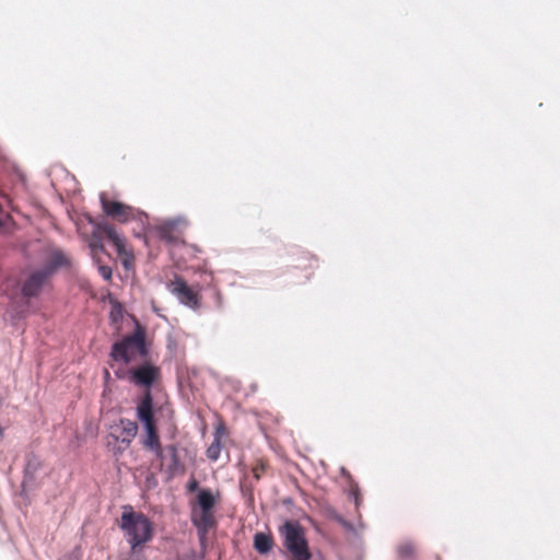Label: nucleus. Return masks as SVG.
Wrapping results in <instances>:
<instances>
[{
  "instance_id": "obj_3",
  "label": "nucleus",
  "mask_w": 560,
  "mask_h": 560,
  "mask_svg": "<svg viewBox=\"0 0 560 560\" xmlns=\"http://www.w3.org/2000/svg\"><path fill=\"white\" fill-rule=\"evenodd\" d=\"M220 498L212 493L210 489H201L197 495V506L192 508L191 522L197 528L199 539L203 541L210 532L217 525L213 509Z\"/></svg>"
},
{
  "instance_id": "obj_20",
  "label": "nucleus",
  "mask_w": 560,
  "mask_h": 560,
  "mask_svg": "<svg viewBox=\"0 0 560 560\" xmlns=\"http://www.w3.org/2000/svg\"><path fill=\"white\" fill-rule=\"evenodd\" d=\"M336 521L347 530H352L353 529V526L350 522H348L347 520H345L343 517L341 516H336Z\"/></svg>"
},
{
  "instance_id": "obj_9",
  "label": "nucleus",
  "mask_w": 560,
  "mask_h": 560,
  "mask_svg": "<svg viewBox=\"0 0 560 560\" xmlns=\"http://www.w3.org/2000/svg\"><path fill=\"white\" fill-rule=\"evenodd\" d=\"M100 200L103 212L107 217L120 223H126L136 218L135 209L132 207L120 201L112 200L106 196V194H101Z\"/></svg>"
},
{
  "instance_id": "obj_17",
  "label": "nucleus",
  "mask_w": 560,
  "mask_h": 560,
  "mask_svg": "<svg viewBox=\"0 0 560 560\" xmlns=\"http://www.w3.org/2000/svg\"><path fill=\"white\" fill-rule=\"evenodd\" d=\"M397 552L400 558H411L416 552V547L412 542H402L398 546Z\"/></svg>"
},
{
  "instance_id": "obj_16",
  "label": "nucleus",
  "mask_w": 560,
  "mask_h": 560,
  "mask_svg": "<svg viewBox=\"0 0 560 560\" xmlns=\"http://www.w3.org/2000/svg\"><path fill=\"white\" fill-rule=\"evenodd\" d=\"M220 431L221 429L217 430L214 441L207 448V456L211 460H217L221 453Z\"/></svg>"
},
{
  "instance_id": "obj_18",
  "label": "nucleus",
  "mask_w": 560,
  "mask_h": 560,
  "mask_svg": "<svg viewBox=\"0 0 560 560\" xmlns=\"http://www.w3.org/2000/svg\"><path fill=\"white\" fill-rule=\"evenodd\" d=\"M269 465L265 459H258L255 465L252 468V472L254 478L258 481L260 480L261 476L266 472Z\"/></svg>"
},
{
  "instance_id": "obj_19",
  "label": "nucleus",
  "mask_w": 560,
  "mask_h": 560,
  "mask_svg": "<svg viewBox=\"0 0 560 560\" xmlns=\"http://www.w3.org/2000/svg\"><path fill=\"white\" fill-rule=\"evenodd\" d=\"M98 271H100V275L105 279V280H110L112 278V268L108 267V266H100L98 268Z\"/></svg>"
},
{
  "instance_id": "obj_22",
  "label": "nucleus",
  "mask_w": 560,
  "mask_h": 560,
  "mask_svg": "<svg viewBox=\"0 0 560 560\" xmlns=\"http://www.w3.org/2000/svg\"><path fill=\"white\" fill-rule=\"evenodd\" d=\"M353 494H354L355 504L358 505L359 504V494L355 492Z\"/></svg>"
},
{
  "instance_id": "obj_2",
  "label": "nucleus",
  "mask_w": 560,
  "mask_h": 560,
  "mask_svg": "<svg viewBox=\"0 0 560 560\" xmlns=\"http://www.w3.org/2000/svg\"><path fill=\"white\" fill-rule=\"evenodd\" d=\"M119 526L131 550L151 541L154 535V526L150 518L141 512H133L131 508L122 512Z\"/></svg>"
},
{
  "instance_id": "obj_5",
  "label": "nucleus",
  "mask_w": 560,
  "mask_h": 560,
  "mask_svg": "<svg viewBox=\"0 0 560 560\" xmlns=\"http://www.w3.org/2000/svg\"><path fill=\"white\" fill-rule=\"evenodd\" d=\"M147 348L144 332L136 330L132 335L126 336L113 345L110 357L114 361L129 364L137 357H145Z\"/></svg>"
},
{
  "instance_id": "obj_7",
  "label": "nucleus",
  "mask_w": 560,
  "mask_h": 560,
  "mask_svg": "<svg viewBox=\"0 0 560 560\" xmlns=\"http://www.w3.org/2000/svg\"><path fill=\"white\" fill-rule=\"evenodd\" d=\"M98 234L106 236L113 243V245L116 247L118 256L122 260L124 267L129 269L133 264L135 257L132 252L127 249L125 238L116 232L112 224L106 222L98 223L93 235L94 240L91 243L93 248H103V245L96 240Z\"/></svg>"
},
{
  "instance_id": "obj_11",
  "label": "nucleus",
  "mask_w": 560,
  "mask_h": 560,
  "mask_svg": "<svg viewBox=\"0 0 560 560\" xmlns=\"http://www.w3.org/2000/svg\"><path fill=\"white\" fill-rule=\"evenodd\" d=\"M161 372L158 366L150 363L142 364L136 369L130 370V380L136 385L144 386L147 390L160 378Z\"/></svg>"
},
{
  "instance_id": "obj_1",
  "label": "nucleus",
  "mask_w": 560,
  "mask_h": 560,
  "mask_svg": "<svg viewBox=\"0 0 560 560\" xmlns=\"http://www.w3.org/2000/svg\"><path fill=\"white\" fill-rule=\"evenodd\" d=\"M136 412L138 420L143 425V433L140 438L141 445L159 459H163V447L153 411V398L149 390L144 392L137 405Z\"/></svg>"
},
{
  "instance_id": "obj_6",
  "label": "nucleus",
  "mask_w": 560,
  "mask_h": 560,
  "mask_svg": "<svg viewBox=\"0 0 560 560\" xmlns=\"http://www.w3.org/2000/svg\"><path fill=\"white\" fill-rule=\"evenodd\" d=\"M138 433V424L136 421L121 418L117 423L110 427V433L107 442L112 446L115 456L121 455L131 444Z\"/></svg>"
},
{
  "instance_id": "obj_14",
  "label": "nucleus",
  "mask_w": 560,
  "mask_h": 560,
  "mask_svg": "<svg viewBox=\"0 0 560 560\" xmlns=\"http://www.w3.org/2000/svg\"><path fill=\"white\" fill-rule=\"evenodd\" d=\"M159 237L167 243H177L180 238L178 226L175 222H165L156 228Z\"/></svg>"
},
{
  "instance_id": "obj_15",
  "label": "nucleus",
  "mask_w": 560,
  "mask_h": 560,
  "mask_svg": "<svg viewBox=\"0 0 560 560\" xmlns=\"http://www.w3.org/2000/svg\"><path fill=\"white\" fill-rule=\"evenodd\" d=\"M273 547V538L269 534L256 533L254 536V548L261 555H266L271 551Z\"/></svg>"
},
{
  "instance_id": "obj_8",
  "label": "nucleus",
  "mask_w": 560,
  "mask_h": 560,
  "mask_svg": "<svg viewBox=\"0 0 560 560\" xmlns=\"http://www.w3.org/2000/svg\"><path fill=\"white\" fill-rule=\"evenodd\" d=\"M167 288L182 304L194 310L200 306L199 292L190 288L183 278L175 277V279L168 283Z\"/></svg>"
},
{
  "instance_id": "obj_4",
  "label": "nucleus",
  "mask_w": 560,
  "mask_h": 560,
  "mask_svg": "<svg viewBox=\"0 0 560 560\" xmlns=\"http://www.w3.org/2000/svg\"><path fill=\"white\" fill-rule=\"evenodd\" d=\"M283 537V545L291 553L293 560H310L311 551L301 524L294 521H287L279 529Z\"/></svg>"
},
{
  "instance_id": "obj_12",
  "label": "nucleus",
  "mask_w": 560,
  "mask_h": 560,
  "mask_svg": "<svg viewBox=\"0 0 560 560\" xmlns=\"http://www.w3.org/2000/svg\"><path fill=\"white\" fill-rule=\"evenodd\" d=\"M165 451L168 453L170 458L167 459L163 455V459L161 460V468L164 467L167 477L171 479L177 475L185 474V466L180 462L178 448L175 444H170L165 447Z\"/></svg>"
},
{
  "instance_id": "obj_13",
  "label": "nucleus",
  "mask_w": 560,
  "mask_h": 560,
  "mask_svg": "<svg viewBox=\"0 0 560 560\" xmlns=\"http://www.w3.org/2000/svg\"><path fill=\"white\" fill-rule=\"evenodd\" d=\"M70 260L65 253L58 248H51L40 271L50 278L58 269L69 266Z\"/></svg>"
},
{
  "instance_id": "obj_21",
  "label": "nucleus",
  "mask_w": 560,
  "mask_h": 560,
  "mask_svg": "<svg viewBox=\"0 0 560 560\" xmlns=\"http://www.w3.org/2000/svg\"><path fill=\"white\" fill-rule=\"evenodd\" d=\"M197 489H198V481L196 479L190 480V482L188 483V490L195 491Z\"/></svg>"
},
{
  "instance_id": "obj_10",
  "label": "nucleus",
  "mask_w": 560,
  "mask_h": 560,
  "mask_svg": "<svg viewBox=\"0 0 560 560\" xmlns=\"http://www.w3.org/2000/svg\"><path fill=\"white\" fill-rule=\"evenodd\" d=\"M48 280L49 277L44 271L39 269L32 271L22 282L21 293L23 299L28 301L30 299L37 298Z\"/></svg>"
}]
</instances>
